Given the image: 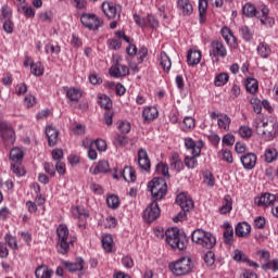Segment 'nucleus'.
<instances>
[{
    "label": "nucleus",
    "mask_w": 278,
    "mask_h": 278,
    "mask_svg": "<svg viewBox=\"0 0 278 278\" xmlns=\"http://www.w3.org/2000/svg\"><path fill=\"white\" fill-rule=\"evenodd\" d=\"M160 64L165 73H168L170 71V67L173 66V62H170V56H168L166 52H161Z\"/></svg>",
    "instance_id": "c756f323"
},
{
    "label": "nucleus",
    "mask_w": 278,
    "mask_h": 278,
    "mask_svg": "<svg viewBox=\"0 0 278 278\" xmlns=\"http://www.w3.org/2000/svg\"><path fill=\"white\" fill-rule=\"evenodd\" d=\"M24 153L21 148H13L10 152V160L15 162L16 164H21L23 162Z\"/></svg>",
    "instance_id": "2f4dec72"
},
{
    "label": "nucleus",
    "mask_w": 278,
    "mask_h": 278,
    "mask_svg": "<svg viewBox=\"0 0 278 278\" xmlns=\"http://www.w3.org/2000/svg\"><path fill=\"white\" fill-rule=\"evenodd\" d=\"M165 238L167 244H169L174 251H184V249H186V244H188L186 235L177 227L168 228L165 231Z\"/></svg>",
    "instance_id": "f03ea898"
},
{
    "label": "nucleus",
    "mask_w": 278,
    "mask_h": 278,
    "mask_svg": "<svg viewBox=\"0 0 278 278\" xmlns=\"http://www.w3.org/2000/svg\"><path fill=\"white\" fill-rule=\"evenodd\" d=\"M73 214L77 216V218H88L89 216L88 212L81 210L79 206L74 208Z\"/></svg>",
    "instance_id": "774afa93"
},
{
    "label": "nucleus",
    "mask_w": 278,
    "mask_h": 278,
    "mask_svg": "<svg viewBox=\"0 0 278 278\" xmlns=\"http://www.w3.org/2000/svg\"><path fill=\"white\" fill-rule=\"evenodd\" d=\"M224 242L225 244H233V228H228L224 230Z\"/></svg>",
    "instance_id": "49530a36"
},
{
    "label": "nucleus",
    "mask_w": 278,
    "mask_h": 278,
    "mask_svg": "<svg viewBox=\"0 0 278 278\" xmlns=\"http://www.w3.org/2000/svg\"><path fill=\"white\" fill-rule=\"evenodd\" d=\"M91 147H96L99 151H106L108 150V142L103 139H97L91 143Z\"/></svg>",
    "instance_id": "603ef678"
},
{
    "label": "nucleus",
    "mask_w": 278,
    "mask_h": 278,
    "mask_svg": "<svg viewBox=\"0 0 278 278\" xmlns=\"http://www.w3.org/2000/svg\"><path fill=\"white\" fill-rule=\"evenodd\" d=\"M241 36L245 42H251L253 40V31L249 28V26H242L240 28Z\"/></svg>",
    "instance_id": "c03bdc74"
},
{
    "label": "nucleus",
    "mask_w": 278,
    "mask_h": 278,
    "mask_svg": "<svg viewBox=\"0 0 278 278\" xmlns=\"http://www.w3.org/2000/svg\"><path fill=\"white\" fill-rule=\"evenodd\" d=\"M235 233L238 238H247L251 233V226L247 222L238 223L235 228Z\"/></svg>",
    "instance_id": "412c9836"
},
{
    "label": "nucleus",
    "mask_w": 278,
    "mask_h": 278,
    "mask_svg": "<svg viewBox=\"0 0 278 278\" xmlns=\"http://www.w3.org/2000/svg\"><path fill=\"white\" fill-rule=\"evenodd\" d=\"M262 12V16L257 15L260 14V11H257V9L255 8V5L251 2H247L243 7H242V14L243 16H245V18H260L262 25H268L269 23H275V20L268 17V13L270 12L268 10V7L264 5L261 9Z\"/></svg>",
    "instance_id": "20e7f679"
},
{
    "label": "nucleus",
    "mask_w": 278,
    "mask_h": 278,
    "mask_svg": "<svg viewBox=\"0 0 278 278\" xmlns=\"http://www.w3.org/2000/svg\"><path fill=\"white\" fill-rule=\"evenodd\" d=\"M36 278H51L53 277V269L49 268V266L42 264L39 265L35 270Z\"/></svg>",
    "instance_id": "5701e85b"
},
{
    "label": "nucleus",
    "mask_w": 278,
    "mask_h": 278,
    "mask_svg": "<svg viewBox=\"0 0 278 278\" xmlns=\"http://www.w3.org/2000/svg\"><path fill=\"white\" fill-rule=\"evenodd\" d=\"M254 127L256 128L257 134H261L262 136H269L268 140L275 138V134H276L275 129H273V130L265 129V130L260 131V129H262V127H268V122H262V119H257L254 123Z\"/></svg>",
    "instance_id": "aec40b11"
},
{
    "label": "nucleus",
    "mask_w": 278,
    "mask_h": 278,
    "mask_svg": "<svg viewBox=\"0 0 278 278\" xmlns=\"http://www.w3.org/2000/svg\"><path fill=\"white\" fill-rule=\"evenodd\" d=\"M0 138H2L7 147H12L16 142V132H14L12 125L5 122L0 123Z\"/></svg>",
    "instance_id": "1a4fd4ad"
},
{
    "label": "nucleus",
    "mask_w": 278,
    "mask_h": 278,
    "mask_svg": "<svg viewBox=\"0 0 278 278\" xmlns=\"http://www.w3.org/2000/svg\"><path fill=\"white\" fill-rule=\"evenodd\" d=\"M258 254L261 256V260H264L266 262L262 265L263 270H270V252L266 250L258 251Z\"/></svg>",
    "instance_id": "e433bc0d"
},
{
    "label": "nucleus",
    "mask_w": 278,
    "mask_h": 278,
    "mask_svg": "<svg viewBox=\"0 0 278 278\" xmlns=\"http://www.w3.org/2000/svg\"><path fill=\"white\" fill-rule=\"evenodd\" d=\"M155 172L157 175H162L163 177H166V179H170V173L168 172V164L166 163H157L155 166Z\"/></svg>",
    "instance_id": "f704fd0d"
},
{
    "label": "nucleus",
    "mask_w": 278,
    "mask_h": 278,
    "mask_svg": "<svg viewBox=\"0 0 278 278\" xmlns=\"http://www.w3.org/2000/svg\"><path fill=\"white\" fill-rule=\"evenodd\" d=\"M138 164H139V168H141V170H144V173H149V170H151V160L149 159V154L147 153V150L139 149Z\"/></svg>",
    "instance_id": "4468645a"
},
{
    "label": "nucleus",
    "mask_w": 278,
    "mask_h": 278,
    "mask_svg": "<svg viewBox=\"0 0 278 278\" xmlns=\"http://www.w3.org/2000/svg\"><path fill=\"white\" fill-rule=\"evenodd\" d=\"M203 178L206 185L210 186V188H214L215 180H214V174H212V172L210 170L204 172Z\"/></svg>",
    "instance_id": "864d4df0"
},
{
    "label": "nucleus",
    "mask_w": 278,
    "mask_h": 278,
    "mask_svg": "<svg viewBox=\"0 0 278 278\" xmlns=\"http://www.w3.org/2000/svg\"><path fill=\"white\" fill-rule=\"evenodd\" d=\"M191 240L202 249H214L216 247V237L201 228L192 231Z\"/></svg>",
    "instance_id": "423d86ee"
},
{
    "label": "nucleus",
    "mask_w": 278,
    "mask_h": 278,
    "mask_svg": "<svg viewBox=\"0 0 278 278\" xmlns=\"http://www.w3.org/2000/svg\"><path fill=\"white\" fill-rule=\"evenodd\" d=\"M204 262L206 266H214V262H216V255L213 251L206 252V254L204 255Z\"/></svg>",
    "instance_id": "3c124183"
},
{
    "label": "nucleus",
    "mask_w": 278,
    "mask_h": 278,
    "mask_svg": "<svg viewBox=\"0 0 278 278\" xmlns=\"http://www.w3.org/2000/svg\"><path fill=\"white\" fill-rule=\"evenodd\" d=\"M43 168L50 177H55V166L53 163L46 162L43 163Z\"/></svg>",
    "instance_id": "13d9d810"
},
{
    "label": "nucleus",
    "mask_w": 278,
    "mask_h": 278,
    "mask_svg": "<svg viewBox=\"0 0 278 278\" xmlns=\"http://www.w3.org/2000/svg\"><path fill=\"white\" fill-rule=\"evenodd\" d=\"M239 135L241 138H251V136H253V129L249 126H241L239 128Z\"/></svg>",
    "instance_id": "8fccbe9b"
},
{
    "label": "nucleus",
    "mask_w": 278,
    "mask_h": 278,
    "mask_svg": "<svg viewBox=\"0 0 278 278\" xmlns=\"http://www.w3.org/2000/svg\"><path fill=\"white\" fill-rule=\"evenodd\" d=\"M106 205L111 207V210H116L118 208V205H121V201L118 200L117 195H111L106 198Z\"/></svg>",
    "instance_id": "a18cd8bd"
},
{
    "label": "nucleus",
    "mask_w": 278,
    "mask_h": 278,
    "mask_svg": "<svg viewBox=\"0 0 278 278\" xmlns=\"http://www.w3.org/2000/svg\"><path fill=\"white\" fill-rule=\"evenodd\" d=\"M169 166L176 170V173H181V170H184V161L180 160L179 153L174 152L169 157Z\"/></svg>",
    "instance_id": "4be33fe9"
},
{
    "label": "nucleus",
    "mask_w": 278,
    "mask_h": 278,
    "mask_svg": "<svg viewBox=\"0 0 278 278\" xmlns=\"http://www.w3.org/2000/svg\"><path fill=\"white\" fill-rule=\"evenodd\" d=\"M257 53L258 55H261L263 59L269 58L270 53H273V51L270 50V46H268L265 42H261L257 47Z\"/></svg>",
    "instance_id": "c9c22d12"
},
{
    "label": "nucleus",
    "mask_w": 278,
    "mask_h": 278,
    "mask_svg": "<svg viewBox=\"0 0 278 278\" xmlns=\"http://www.w3.org/2000/svg\"><path fill=\"white\" fill-rule=\"evenodd\" d=\"M245 88L248 92H251V94H255L257 92L260 86L257 85V80L255 78H248Z\"/></svg>",
    "instance_id": "58836bf2"
},
{
    "label": "nucleus",
    "mask_w": 278,
    "mask_h": 278,
    "mask_svg": "<svg viewBox=\"0 0 278 278\" xmlns=\"http://www.w3.org/2000/svg\"><path fill=\"white\" fill-rule=\"evenodd\" d=\"M264 155H265V162H267V164H271V162H275L278 157L277 149L268 148L265 150Z\"/></svg>",
    "instance_id": "4c0bfd02"
},
{
    "label": "nucleus",
    "mask_w": 278,
    "mask_h": 278,
    "mask_svg": "<svg viewBox=\"0 0 278 278\" xmlns=\"http://www.w3.org/2000/svg\"><path fill=\"white\" fill-rule=\"evenodd\" d=\"M222 157L225 162L228 164H233V154H231V151L229 150H222Z\"/></svg>",
    "instance_id": "4d7b16f0"
},
{
    "label": "nucleus",
    "mask_w": 278,
    "mask_h": 278,
    "mask_svg": "<svg viewBox=\"0 0 278 278\" xmlns=\"http://www.w3.org/2000/svg\"><path fill=\"white\" fill-rule=\"evenodd\" d=\"M254 227L256 229H264L266 227V218L258 216L257 218L254 219Z\"/></svg>",
    "instance_id": "338daca9"
},
{
    "label": "nucleus",
    "mask_w": 278,
    "mask_h": 278,
    "mask_svg": "<svg viewBox=\"0 0 278 278\" xmlns=\"http://www.w3.org/2000/svg\"><path fill=\"white\" fill-rule=\"evenodd\" d=\"M12 18V9L8 7V4H4L1 9V15H0V21H8Z\"/></svg>",
    "instance_id": "de8ad7c7"
},
{
    "label": "nucleus",
    "mask_w": 278,
    "mask_h": 278,
    "mask_svg": "<svg viewBox=\"0 0 278 278\" xmlns=\"http://www.w3.org/2000/svg\"><path fill=\"white\" fill-rule=\"evenodd\" d=\"M275 201H277V195L271 193H263L261 197L255 198V203L258 207H270V205L273 207Z\"/></svg>",
    "instance_id": "dca6fc26"
},
{
    "label": "nucleus",
    "mask_w": 278,
    "mask_h": 278,
    "mask_svg": "<svg viewBox=\"0 0 278 278\" xmlns=\"http://www.w3.org/2000/svg\"><path fill=\"white\" fill-rule=\"evenodd\" d=\"M102 12L109 18H121V12H123V7L115 4L114 2H103Z\"/></svg>",
    "instance_id": "9b49d317"
},
{
    "label": "nucleus",
    "mask_w": 278,
    "mask_h": 278,
    "mask_svg": "<svg viewBox=\"0 0 278 278\" xmlns=\"http://www.w3.org/2000/svg\"><path fill=\"white\" fill-rule=\"evenodd\" d=\"M222 36H223L224 40H226V42H229V40H231V38H235L233 33H231V29H229V27L222 28Z\"/></svg>",
    "instance_id": "0e129e2a"
},
{
    "label": "nucleus",
    "mask_w": 278,
    "mask_h": 278,
    "mask_svg": "<svg viewBox=\"0 0 278 278\" xmlns=\"http://www.w3.org/2000/svg\"><path fill=\"white\" fill-rule=\"evenodd\" d=\"M115 142L119 147H126V144H129V139L125 135H118L117 137H115Z\"/></svg>",
    "instance_id": "69168bd1"
},
{
    "label": "nucleus",
    "mask_w": 278,
    "mask_h": 278,
    "mask_svg": "<svg viewBox=\"0 0 278 278\" xmlns=\"http://www.w3.org/2000/svg\"><path fill=\"white\" fill-rule=\"evenodd\" d=\"M217 125L219 129H223L224 131H229V126L231 125V118L227 114L222 115L217 119Z\"/></svg>",
    "instance_id": "72a5a7b5"
},
{
    "label": "nucleus",
    "mask_w": 278,
    "mask_h": 278,
    "mask_svg": "<svg viewBox=\"0 0 278 278\" xmlns=\"http://www.w3.org/2000/svg\"><path fill=\"white\" fill-rule=\"evenodd\" d=\"M46 136L48 139L49 147H55L58 144V140L60 138V130L53 126H47Z\"/></svg>",
    "instance_id": "6ab92c4d"
},
{
    "label": "nucleus",
    "mask_w": 278,
    "mask_h": 278,
    "mask_svg": "<svg viewBox=\"0 0 278 278\" xmlns=\"http://www.w3.org/2000/svg\"><path fill=\"white\" fill-rule=\"evenodd\" d=\"M168 268L170 273H173V275H175L176 277H186V275H190L192 273L194 264H192L191 257L182 256L169 263Z\"/></svg>",
    "instance_id": "7ed1b4c3"
},
{
    "label": "nucleus",
    "mask_w": 278,
    "mask_h": 278,
    "mask_svg": "<svg viewBox=\"0 0 278 278\" xmlns=\"http://www.w3.org/2000/svg\"><path fill=\"white\" fill-rule=\"evenodd\" d=\"M211 55H213V58H227V48L225 47L223 41H212Z\"/></svg>",
    "instance_id": "ddd939ff"
},
{
    "label": "nucleus",
    "mask_w": 278,
    "mask_h": 278,
    "mask_svg": "<svg viewBox=\"0 0 278 278\" xmlns=\"http://www.w3.org/2000/svg\"><path fill=\"white\" fill-rule=\"evenodd\" d=\"M147 23L151 27V29H157L160 27V21L153 16V14H148L147 16Z\"/></svg>",
    "instance_id": "5fc2aeb1"
},
{
    "label": "nucleus",
    "mask_w": 278,
    "mask_h": 278,
    "mask_svg": "<svg viewBox=\"0 0 278 278\" xmlns=\"http://www.w3.org/2000/svg\"><path fill=\"white\" fill-rule=\"evenodd\" d=\"M227 81H229V74L220 73L219 75H217L215 77L214 84H215V86L220 88V86H225V84H227Z\"/></svg>",
    "instance_id": "79ce46f5"
},
{
    "label": "nucleus",
    "mask_w": 278,
    "mask_h": 278,
    "mask_svg": "<svg viewBox=\"0 0 278 278\" xmlns=\"http://www.w3.org/2000/svg\"><path fill=\"white\" fill-rule=\"evenodd\" d=\"M184 125H185L184 127L185 131H188V129H194V118L190 116L185 117Z\"/></svg>",
    "instance_id": "e2e57ef3"
},
{
    "label": "nucleus",
    "mask_w": 278,
    "mask_h": 278,
    "mask_svg": "<svg viewBox=\"0 0 278 278\" xmlns=\"http://www.w3.org/2000/svg\"><path fill=\"white\" fill-rule=\"evenodd\" d=\"M157 108L155 106H148L143 109L142 116L146 123H151V121H155L157 118Z\"/></svg>",
    "instance_id": "393cba45"
},
{
    "label": "nucleus",
    "mask_w": 278,
    "mask_h": 278,
    "mask_svg": "<svg viewBox=\"0 0 278 278\" xmlns=\"http://www.w3.org/2000/svg\"><path fill=\"white\" fill-rule=\"evenodd\" d=\"M98 103L104 110H111L112 108V99H110V97L106 94L99 96Z\"/></svg>",
    "instance_id": "ea45409f"
},
{
    "label": "nucleus",
    "mask_w": 278,
    "mask_h": 278,
    "mask_svg": "<svg viewBox=\"0 0 278 278\" xmlns=\"http://www.w3.org/2000/svg\"><path fill=\"white\" fill-rule=\"evenodd\" d=\"M45 50L46 53H52L54 55H60V51H62L60 46H53L51 43L46 45Z\"/></svg>",
    "instance_id": "6e6d98bb"
},
{
    "label": "nucleus",
    "mask_w": 278,
    "mask_h": 278,
    "mask_svg": "<svg viewBox=\"0 0 278 278\" xmlns=\"http://www.w3.org/2000/svg\"><path fill=\"white\" fill-rule=\"evenodd\" d=\"M161 214H162V211L160 210V204H157V202L154 200L143 211V219L146 220V223L151 224L157 220Z\"/></svg>",
    "instance_id": "9d476101"
},
{
    "label": "nucleus",
    "mask_w": 278,
    "mask_h": 278,
    "mask_svg": "<svg viewBox=\"0 0 278 278\" xmlns=\"http://www.w3.org/2000/svg\"><path fill=\"white\" fill-rule=\"evenodd\" d=\"M148 190L151 192L154 201H162L166 197V192H168V186L164 178L157 177L148 184Z\"/></svg>",
    "instance_id": "0eeeda50"
},
{
    "label": "nucleus",
    "mask_w": 278,
    "mask_h": 278,
    "mask_svg": "<svg viewBox=\"0 0 278 278\" xmlns=\"http://www.w3.org/2000/svg\"><path fill=\"white\" fill-rule=\"evenodd\" d=\"M80 23L90 31H97V29L103 27V20L94 13H83L80 15Z\"/></svg>",
    "instance_id": "6e6552de"
},
{
    "label": "nucleus",
    "mask_w": 278,
    "mask_h": 278,
    "mask_svg": "<svg viewBox=\"0 0 278 278\" xmlns=\"http://www.w3.org/2000/svg\"><path fill=\"white\" fill-rule=\"evenodd\" d=\"M122 177L128 184L136 181V170L131 167H124L122 172Z\"/></svg>",
    "instance_id": "7c9ffc66"
},
{
    "label": "nucleus",
    "mask_w": 278,
    "mask_h": 278,
    "mask_svg": "<svg viewBox=\"0 0 278 278\" xmlns=\"http://www.w3.org/2000/svg\"><path fill=\"white\" fill-rule=\"evenodd\" d=\"M185 147L186 149H188L189 151H191V155L192 156H186L184 162H185V166H187V168H197V166H199V162L197 161V157H199L201 155V149H203V143H197L195 141H193L192 138H186L185 139Z\"/></svg>",
    "instance_id": "39448f33"
},
{
    "label": "nucleus",
    "mask_w": 278,
    "mask_h": 278,
    "mask_svg": "<svg viewBox=\"0 0 278 278\" xmlns=\"http://www.w3.org/2000/svg\"><path fill=\"white\" fill-rule=\"evenodd\" d=\"M62 265L67 273H77L84 270L86 262H84V258H78L77 262L62 261Z\"/></svg>",
    "instance_id": "f3484780"
},
{
    "label": "nucleus",
    "mask_w": 278,
    "mask_h": 278,
    "mask_svg": "<svg viewBox=\"0 0 278 278\" xmlns=\"http://www.w3.org/2000/svg\"><path fill=\"white\" fill-rule=\"evenodd\" d=\"M58 243L56 249L61 255H66L71 251V247H74L77 238L71 235L68 226L61 224L56 228Z\"/></svg>",
    "instance_id": "f257e3e1"
},
{
    "label": "nucleus",
    "mask_w": 278,
    "mask_h": 278,
    "mask_svg": "<svg viewBox=\"0 0 278 278\" xmlns=\"http://www.w3.org/2000/svg\"><path fill=\"white\" fill-rule=\"evenodd\" d=\"M63 90L68 100L77 103L81 99V90L77 88L63 87Z\"/></svg>",
    "instance_id": "b1692460"
},
{
    "label": "nucleus",
    "mask_w": 278,
    "mask_h": 278,
    "mask_svg": "<svg viewBox=\"0 0 278 278\" xmlns=\"http://www.w3.org/2000/svg\"><path fill=\"white\" fill-rule=\"evenodd\" d=\"M109 73L111 77L115 78L127 77L129 75V67L127 65L116 64L111 66Z\"/></svg>",
    "instance_id": "a211bd4d"
},
{
    "label": "nucleus",
    "mask_w": 278,
    "mask_h": 278,
    "mask_svg": "<svg viewBox=\"0 0 278 278\" xmlns=\"http://www.w3.org/2000/svg\"><path fill=\"white\" fill-rule=\"evenodd\" d=\"M176 203L179 204L182 212H190V210L194 207V202L192 201V198H190V195H188V193L186 192L179 193L176 197Z\"/></svg>",
    "instance_id": "f8f14e48"
},
{
    "label": "nucleus",
    "mask_w": 278,
    "mask_h": 278,
    "mask_svg": "<svg viewBox=\"0 0 278 278\" xmlns=\"http://www.w3.org/2000/svg\"><path fill=\"white\" fill-rule=\"evenodd\" d=\"M250 103L256 114H262V102L257 99H251Z\"/></svg>",
    "instance_id": "052dcab7"
},
{
    "label": "nucleus",
    "mask_w": 278,
    "mask_h": 278,
    "mask_svg": "<svg viewBox=\"0 0 278 278\" xmlns=\"http://www.w3.org/2000/svg\"><path fill=\"white\" fill-rule=\"evenodd\" d=\"M233 260L235 262H247V254L240 250H235Z\"/></svg>",
    "instance_id": "680f3d73"
},
{
    "label": "nucleus",
    "mask_w": 278,
    "mask_h": 278,
    "mask_svg": "<svg viewBox=\"0 0 278 278\" xmlns=\"http://www.w3.org/2000/svg\"><path fill=\"white\" fill-rule=\"evenodd\" d=\"M91 175H99V173H110V163L108 161H100L94 166V168H90Z\"/></svg>",
    "instance_id": "cd10ccee"
},
{
    "label": "nucleus",
    "mask_w": 278,
    "mask_h": 278,
    "mask_svg": "<svg viewBox=\"0 0 278 278\" xmlns=\"http://www.w3.org/2000/svg\"><path fill=\"white\" fill-rule=\"evenodd\" d=\"M241 164L245 170H253L257 164V155L253 152H249L240 157Z\"/></svg>",
    "instance_id": "2eb2a0df"
},
{
    "label": "nucleus",
    "mask_w": 278,
    "mask_h": 278,
    "mask_svg": "<svg viewBox=\"0 0 278 278\" xmlns=\"http://www.w3.org/2000/svg\"><path fill=\"white\" fill-rule=\"evenodd\" d=\"M102 247L106 253H112L114 249V239H112L111 235L102 236Z\"/></svg>",
    "instance_id": "473e14b6"
},
{
    "label": "nucleus",
    "mask_w": 278,
    "mask_h": 278,
    "mask_svg": "<svg viewBox=\"0 0 278 278\" xmlns=\"http://www.w3.org/2000/svg\"><path fill=\"white\" fill-rule=\"evenodd\" d=\"M3 29L5 34H13L14 31V22L12 20H5L3 22Z\"/></svg>",
    "instance_id": "bf43d9fd"
},
{
    "label": "nucleus",
    "mask_w": 278,
    "mask_h": 278,
    "mask_svg": "<svg viewBox=\"0 0 278 278\" xmlns=\"http://www.w3.org/2000/svg\"><path fill=\"white\" fill-rule=\"evenodd\" d=\"M233 210V199H231V195L226 194L224 197V204L219 208L220 214H229Z\"/></svg>",
    "instance_id": "c85d7f7f"
},
{
    "label": "nucleus",
    "mask_w": 278,
    "mask_h": 278,
    "mask_svg": "<svg viewBox=\"0 0 278 278\" xmlns=\"http://www.w3.org/2000/svg\"><path fill=\"white\" fill-rule=\"evenodd\" d=\"M178 9L181 10L184 16H190L193 12L192 3L190 0H178L177 1Z\"/></svg>",
    "instance_id": "a878e982"
},
{
    "label": "nucleus",
    "mask_w": 278,
    "mask_h": 278,
    "mask_svg": "<svg viewBox=\"0 0 278 278\" xmlns=\"http://www.w3.org/2000/svg\"><path fill=\"white\" fill-rule=\"evenodd\" d=\"M30 73L35 75L36 77H40V75H43L45 70L42 68V63H31L30 64Z\"/></svg>",
    "instance_id": "a19ab883"
},
{
    "label": "nucleus",
    "mask_w": 278,
    "mask_h": 278,
    "mask_svg": "<svg viewBox=\"0 0 278 278\" xmlns=\"http://www.w3.org/2000/svg\"><path fill=\"white\" fill-rule=\"evenodd\" d=\"M117 129H119L122 134H129V131H131V124L126 121H121L117 123Z\"/></svg>",
    "instance_id": "09e8293b"
},
{
    "label": "nucleus",
    "mask_w": 278,
    "mask_h": 278,
    "mask_svg": "<svg viewBox=\"0 0 278 278\" xmlns=\"http://www.w3.org/2000/svg\"><path fill=\"white\" fill-rule=\"evenodd\" d=\"M201 62V51L199 50H190L187 54V63L189 66H197Z\"/></svg>",
    "instance_id": "bb28decb"
},
{
    "label": "nucleus",
    "mask_w": 278,
    "mask_h": 278,
    "mask_svg": "<svg viewBox=\"0 0 278 278\" xmlns=\"http://www.w3.org/2000/svg\"><path fill=\"white\" fill-rule=\"evenodd\" d=\"M4 240V243H7L10 249H12L13 251H18V243L16 242V237L12 235H5Z\"/></svg>",
    "instance_id": "37998d69"
}]
</instances>
